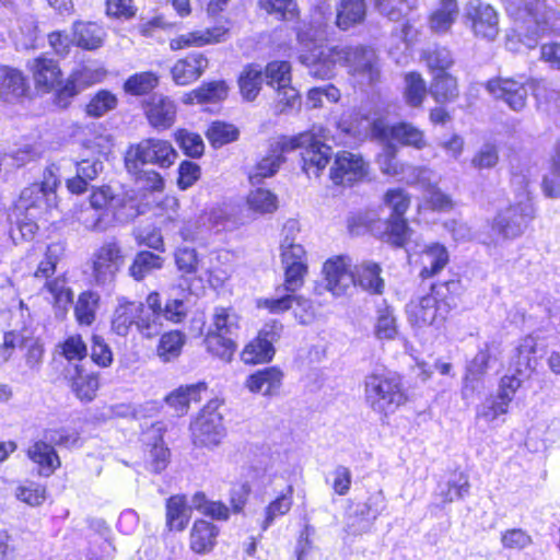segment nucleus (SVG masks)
Masks as SVG:
<instances>
[{"instance_id": "37", "label": "nucleus", "mask_w": 560, "mask_h": 560, "mask_svg": "<svg viewBox=\"0 0 560 560\" xmlns=\"http://www.w3.org/2000/svg\"><path fill=\"white\" fill-rule=\"evenodd\" d=\"M293 505V487L288 486L287 491L279 494L264 510L260 523L261 530H267L277 518L287 515Z\"/></svg>"}, {"instance_id": "54", "label": "nucleus", "mask_w": 560, "mask_h": 560, "mask_svg": "<svg viewBox=\"0 0 560 560\" xmlns=\"http://www.w3.org/2000/svg\"><path fill=\"white\" fill-rule=\"evenodd\" d=\"M509 406L495 398L493 395L487 397L478 407L476 418L488 424H493L502 416L509 412Z\"/></svg>"}, {"instance_id": "40", "label": "nucleus", "mask_w": 560, "mask_h": 560, "mask_svg": "<svg viewBox=\"0 0 560 560\" xmlns=\"http://www.w3.org/2000/svg\"><path fill=\"white\" fill-rule=\"evenodd\" d=\"M228 85L224 81H212L202 84L186 95L185 102L194 103H217L228 96Z\"/></svg>"}, {"instance_id": "50", "label": "nucleus", "mask_w": 560, "mask_h": 560, "mask_svg": "<svg viewBox=\"0 0 560 560\" xmlns=\"http://www.w3.org/2000/svg\"><path fill=\"white\" fill-rule=\"evenodd\" d=\"M45 287L52 296V303L56 308L57 315H63L73 300V293L67 287L63 279L57 278L51 281H46Z\"/></svg>"}, {"instance_id": "1", "label": "nucleus", "mask_w": 560, "mask_h": 560, "mask_svg": "<svg viewBox=\"0 0 560 560\" xmlns=\"http://www.w3.org/2000/svg\"><path fill=\"white\" fill-rule=\"evenodd\" d=\"M300 44L299 59L308 68L312 77L329 79L336 65L347 67L349 74L361 85H372L381 78L380 61L375 50L366 46L328 47L322 42L308 37L307 33L298 34Z\"/></svg>"}, {"instance_id": "27", "label": "nucleus", "mask_w": 560, "mask_h": 560, "mask_svg": "<svg viewBox=\"0 0 560 560\" xmlns=\"http://www.w3.org/2000/svg\"><path fill=\"white\" fill-rule=\"evenodd\" d=\"M26 91V79L20 70L0 66V100L14 102L21 98Z\"/></svg>"}, {"instance_id": "61", "label": "nucleus", "mask_w": 560, "mask_h": 560, "mask_svg": "<svg viewBox=\"0 0 560 560\" xmlns=\"http://www.w3.org/2000/svg\"><path fill=\"white\" fill-rule=\"evenodd\" d=\"M469 482L464 474L454 475L444 486H440V494L444 502H453L464 498L469 491Z\"/></svg>"}, {"instance_id": "39", "label": "nucleus", "mask_w": 560, "mask_h": 560, "mask_svg": "<svg viewBox=\"0 0 560 560\" xmlns=\"http://www.w3.org/2000/svg\"><path fill=\"white\" fill-rule=\"evenodd\" d=\"M275 353V347L257 336L244 347L241 359L245 364H262L270 362Z\"/></svg>"}, {"instance_id": "24", "label": "nucleus", "mask_w": 560, "mask_h": 560, "mask_svg": "<svg viewBox=\"0 0 560 560\" xmlns=\"http://www.w3.org/2000/svg\"><path fill=\"white\" fill-rule=\"evenodd\" d=\"M208 59L200 52L179 59L172 68V77L177 85H187L196 81L208 68Z\"/></svg>"}, {"instance_id": "28", "label": "nucleus", "mask_w": 560, "mask_h": 560, "mask_svg": "<svg viewBox=\"0 0 560 560\" xmlns=\"http://www.w3.org/2000/svg\"><path fill=\"white\" fill-rule=\"evenodd\" d=\"M536 346V339L533 336H526L515 348L511 362V368L514 370L515 375L525 378L535 370L537 363L535 357Z\"/></svg>"}, {"instance_id": "18", "label": "nucleus", "mask_w": 560, "mask_h": 560, "mask_svg": "<svg viewBox=\"0 0 560 560\" xmlns=\"http://www.w3.org/2000/svg\"><path fill=\"white\" fill-rule=\"evenodd\" d=\"M487 90L497 98H502L513 110H521L526 104L528 90L526 81L494 79L487 83Z\"/></svg>"}, {"instance_id": "35", "label": "nucleus", "mask_w": 560, "mask_h": 560, "mask_svg": "<svg viewBox=\"0 0 560 560\" xmlns=\"http://www.w3.org/2000/svg\"><path fill=\"white\" fill-rule=\"evenodd\" d=\"M458 16L456 0H441L431 13L429 24L434 33H446Z\"/></svg>"}, {"instance_id": "38", "label": "nucleus", "mask_w": 560, "mask_h": 560, "mask_svg": "<svg viewBox=\"0 0 560 560\" xmlns=\"http://www.w3.org/2000/svg\"><path fill=\"white\" fill-rule=\"evenodd\" d=\"M201 220L209 231L233 229L236 224L233 209L226 205L215 206L201 213Z\"/></svg>"}, {"instance_id": "53", "label": "nucleus", "mask_w": 560, "mask_h": 560, "mask_svg": "<svg viewBox=\"0 0 560 560\" xmlns=\"http://www.w3.org/2000/svg\"><path fill=\"white\" fill-rule=\"evenodd\" d=\"M390 137L405 145L422 149L425 140L421 130L406 122L398 124L390 128Z\"/></svg>"}, {"instance_id": "23", "label": "nucleus", "mask_w": 560, "mask_h": 560, "mask_svg": "<svg viewBox=\"0 0 560 560\" xmlns=\"http://www.w3.org/2000/svg\"><path fill=\"white\" fill-rule=\"evenodd\" d=\"M55 206L56 202L48 200V196L42 192L40 187L31 185L22 190L16 210L22 215L40 218Z\"/></svg>"}, {"instance_id": "59", "label": "nucleus", "mask_w": 560, "mask_h": 560, "mask_svg": "<svg viewBox=\"0 0 560 560\" xmlns=\"http://www.w3.org/2000/svg\"><path fill=\"white\" fill-rule=\"evenodd\" d=\"M294 304L305 311L312 306L310 300L295 294H287L277 299H266L259 303V305L268 308L271 313L288 311L293 307Z\"/></svg>"}, {"instance_id": "64", "label": "nucleus", "mask_w": 560, "mask_h": 560, "mask_svg": "<svg viewBox=\"0 0 560 560\" xmlns=\"http://www.w3.org/2000/svg\"><path fill=\"white\" fill-rule=\"evenodd\" d=\"M162 319V315L148 313L143 306L142 312H139L137 317L136 328L142 337L151 339L161 332Z\"/></svg>"}, {"instance_id": "9", "label": "nucleus", "mask_w": 560, "mask_h": 560, "mask_svg": "<svg viewBox=\"0 0 560 560\" xmlns=\"http://www.w3.org/2000/svg\"><path fill=\"white\" fill-rule=\"evenodd\" d=\"M534 217V208L528 194L521 196V199L505 209L500 210L494 217L491 231L495 236L493 242L500 240H513L521 236L527 224Z\"/></svg>"}, {"instance_id": "49", "label": "nucleus", "mask_w": 560, "mask_h": 560, "mask_svg": "<svg viewBox=\"0 0 560 560\" xmlns=\"http://www.w3.org/2000/svg\"><path fill=\"white\" fill-rule=\"evenodd\" d=\"M185 335L178 330H172L161 336L156 352L163 362H170L178 358L185 345Z\"/></svg>"}, {"instance_id": "58", "label": "nucleus", "mask_w": 560, "mask_h": 560, "mask_svg": "<svg viewBox=\"0 0 560 560\" xmlns=\"http://www.w3.org/2000/svg\"><path fill=\"white\" fill-rule=\"evenodd\" d=\"M260 9L275 14L280 20L291 21L298 16V4L294 0H259Z\"/></svg>"}, {"instance_id": "42", "label": "nucleus", "mask_w": 560, "mask_h": 560, "mask_svg": "<svg viewBox=\"0 0 560 560\" xmlns=\"http://www.w3.org/2000/svg\"><path fill=\"white\" fill-rule=\"evenodd\" d=\"M429 92L438 103L452 102L459 94L457 80L447 72L435 73Z\"/></svg>"}, {"instance_id": "10", "label": "nucleus", "mask_w": 560, "mask_h": 560, "mask_svg": "<svg viewBox=\"0 0 560 560\" xmlns=\"http://www.w3.org/2000/svg\"><path fill=\"white\" fill-rule=\"evenodd\" d=\"M177 158L173 145L162 139L149 138L130 145L125 158L129 172H137L139 165L153 164L160 167L171 166Z\"/></svg>"}, {"instance_id": "48", "label": "nucleus", "mask_w": 560, "mask_h": 560, "mask_svg": "<svg viewBox=\"0 0 560 560\" xmlns=\"http://www.w3.org/2000/svg\"><path fill=\"white\" fill-rule=\"evenodd\" d=\"M421 59L434 74L446 72L454 63L452 52L447 48L439 46L424 49Z\"/></svg>"}, {"instance_id": "26", "label": "nucleus", "mask_w": 560, "mask_h": 560, "mask_svg": "<svg viewBox=\"0 0 560 560\" xmlns=\"http://www.w3.org/2000/svg\"><path fill=\"white\" fill-rule=\"evenodd\" d=\"M142 310L143 303L141 302L119 299L112 317V331L120 337H126L131 327L136 326L137 317Z\"/></svg>"}, {"instance_id": "2", "label": "nucleus", "mask_w": 560, "mask_h": 560, "mask_svg": "<svg viewBox=\"0 0 560 560\" xmlns=\"http://www.w3.org/2000/svg\"><path fill=\"white\" fill-rule=\"evenodd\" d=\"M377 124L363 119L361 121H338L337 133L323 126H314L310 131L283 140V150H301L303 171L308 177L318 176L329 163L332 151L329 142L342 145H355L376 131Z\"/></svg>"}, {"instance_id": "14", "label": "nucleus", "mask_w": 560, "mask_h": 560, "mask_svg": "<svg viewBox=\"0 0 560 560\" xmlns=\"http://www.w3.org/2000/svg\"><path fill=\"white\" fill-rule=\"evenodd\" d=\"M351 259L348 256H335L323 266L325 288L335 296H341L355 285L354 271H351Z\"/></svg>"}, {"instance_id": "20", "label": "nucleus", "mask_w": 560, "mask_h": 560, "mask_svg": "<svg viewBox=\"0 0 560 560\" xmlns=\"http://www.w3.org/2000/svg\"><path fill=\"white\" fill-rule=\"evenodd\" d=\"M149 124L158 129L165 130L173 126L176 119L177 108L170 97L153 95L144 107Z\"/></svg>"}, {"instance_id": "8", "label": "nucleus", "mask_w": 560, "mask_h": 560, "mask_svg": "<svg viewBox=\"0 0 560 560\" xmlns=\"http://www.w3.org/2000/svg\"><path fill=\"white\" fill-rule=\"evenodd\" d=\"M383 202L390 209L392 214L384 223L385 230L381 237L393 246L404 247L411 234V230L404 218L410 206V196L401 188H393L385 192Z\"/></svg>"}, {"instance_id": "62", "label": "nucleus", "mask_w": 560, "mask_h": 560, "mask_svg": "<svg viewBox=\"0 0 560 560\" xmlns=\"http://www.w3.org/2000/svg\"><path fill=\"white\" fill-rule=\"evenodd\" d=\"M158 81V77L152 72L136 73L125 82L124 89L131 95H142L152 91Z\"/></svg>"}, {"instance_id": "47", "label": "nucleus", "mask_w": 560, "mask_h": 560, "mask_svg": "<svg viewBox=\"0 0 560 560\" xmlns=\"http://www.w3.org/2000/svg\"><path fill=\"white\" fill-rule=\"evenodd\" d=\"M425 81L418 72H408L405 75L404 98L411 107H420L427 97Z\"/></svg>"}, {"instance_id": "16", "label": "nucleus", "mask_w": 560, "mask_h": 560, "mask_svg": "<svg viewBox=\"0 0 560 560\" xmlns=\"http://www.w3.org/2000/svg\"><path fill=\"white\" fill-rule=\"evenodd\" d=\"M368 173V163L364 159L348 151L336 155L330 171V177L335 184H348L363 178Z\"/></svg>"}, {"instance_id": "22", "label": "nucleus", "mask_w": 560, "mask_h": 560, "mask_svg": "<svg viewBox=\"0 0 560 560\" xmlns=\"http://www.w3.org/2000/svg\"><path fill=\"white\" fill-rule=\"evenodd\" d=\"M228 27L224 25H217L211 28L182 34L171 40L170 47L172 50H178L188 47H201L224 42L228 38Z\"/></svg>"}, {"instance_id": "21", "label": "nucleus", "mask_w": 560, "mask_h": 560, "mask_svg": "<svg viewBox=\"0 0 560 560\" xmlns=\"http://www.w3.org/2000/svg\"><path fill=\"white\" fill-rule=\"evenodd\" d=\"M66 378L70 382L72 392L81 401H92L98 389V377L88 372L83 365L74 363L66 368Z\"/></svg>"}, {"instance_id": "7", "label": "nucleus", "mask_w": 560, "mask_h": 560, "mask_svg": "<svg viewBox=\"0 0 560 560\" xmlns=\"http://www.w3.org/2000/svg\"><path fill=\"white\" fill-rule=\"evenodd\" d=\"M298 223L289 221L285 223L283 232L284 236L280 243V258L284 270V288L288 292H295L304 284L307 273V257L304 247L296 243L294 233Z\"/></svg>"}, {"instance_id": "12", "label": "nucleus", "mask_w": 560, "mask_h": 560, "mask_svg": "<svg viewBox=\"0 0 560 560\" xmlns=\"http://www.w3.org/2000/svg\"><path fill=\"white\" fill-rule=\"evenodd\" d=\"M497 360V346L494 342H485L474 359L467 364L463 378L462 397L469 399L485 388V376L491 363Z\"/></svg>"}, {"instance_id": "52", "label": "nucleus", "mask_w": 560, "mask_h": 560, "mask_svg": "<svg viewBox=\"0 0 560 560\" xmlns=\"http://www.w3.org/2000/svg\"><path fill=\"white\" fill-rule=\"evenodd\" d=\"M65 247L61 243H51L48 245L44 253V258L39 261L37 269L34 272L35 278L48 279L55 271L56 266L62 257Z\"/></svg>"}, {"instance_id": "60", "label": "nucleus", "mask_w": 560, "mask_h": 560, "mask_svg": "<svg viewBox=\"0 0 560 560\" xmlns=\"http://www.w3.org/2000/svg\"><path fill=\"white\" fill-rule=\"evenodd\" d=\"M117 106V97L109 91L97 92L86 105V114L91 117H102Z\"/></svg>"}, {"instance_id": "11", "label": "nucleus", "mask_w": 560, "mask_h": 560, "mask_svg": "<svg viewBox=\"0 0 560 560\" xmlns=\"http://www.w3.org/2000/svg\"><path fill=\"white\" fill-rule=\"evenodd\" d=\"M92 278L96 285L105 287L114 282L125 264V256L118 242L108 241L94 250L91 257Z\"/></svg>"}, {"instance_id": "36", "label": "nucleus", "mask_w": 560, "mask_h": 560, "mask_svg": "<svg viewBox=\"0 0 560 560\" xmlns=\"http://www.w3.org/2000/svg\"><path fill=\"white\" fill-rule=\"evenodd\" d=\"M448 262V253L445 246L434 243L428 246L422 256L420 276L425 279L438 275Z\"/></svg>"}, {"instance_id": "43", "label": "nucleus", "mask_w": 560, "mask_h": 560, "mask_svg": "<svg viewBox=\"0 0 560 560\" xmlns=\"http://www.w3.org/2000/svg\"><path fill=\"white\" fill-rule=\"evenodd\" d=\"M101 296L95 291L82 292L74 305V315L80 325L90 326L96 318Z\"/></svg>"}, {"instance_id": "46", "label": "nucleus", "mask_w": 560, "mask_h": 560, "mask_svg": "<svg viewBox=\"0 0 560 560\" xmlns=\"http://www.w3.org/2000/svg\"><path fill=\"white\" fill-rule=\"evenodd\" d=\"M262 82L264 74L260 67L254 65L245 67L238 78L241 94L247 101L255 100L261 89Z\"/></svg>"}, {"instance_id": "55", "label": "nucleus", "mask_w": 560, "mask_h": 560, "mask_svg": "<svg viewBox=\"0 0 560 560\" xmlns=\"http://www.w3.org/2000/svg\"><path fill=\"white\" fill-rule=\"evenodd\" d=\"M43 438L47 440L54 447L70 448L77 446L80 440L79 432L73 428H51L43 432Z\"/></svg>"}, {"instance_id": "13", "label": "nucleus", "mask_w": 560, "mask_h": 560, "mask_svg": "<svg viewBox=\"0 0 560 560\" xmlns=\"http://www.w3.org/2000/svg\"><path fill=\"white\" fill-rule=\"evenodd\" d=\"M222 416L212 405H208L191 424L192 441L196 446L213 448L225 436Z\"/></svg>"}, {"instance_id": "33", "label": "nucleus", "mask_w": 560, "mask_h": 560, "mask_svg": "<svg viewBox=\"0 0 560 560\" xmlns=\"http://www.w3.org/2000/svg\"><path fill=\"white\" fill-rule=\"evenodd\" d=\"M191 509L184 495H172L166 501V526L170 530H184L190 520Z\"/></svg>"}, {"instance_id": "44", "label": "nucleus", "mask_w": 560, "mask_h": 560, "mask_svg": "<svg viewBox=\"0 0 560 560\" xmlns=\"http://www.w3.org/2000/svg\"><path fill=\"white\" fill-rule=\"evenodd\" d=\"M374 335L380 340H394L398 336L397 318L388 305L380 306L376 311Z\"/></svg>"}, {"instance_id": "15", "label": "nucleus", "mask_w": 560, "mask_h": 560, "mask_svg": "<svg viewBox=\"0 0 560 560\" xmlns=\"http://www.w3.org/2000/svg\"><path fill=\"white\" fill-rule=\"evenodd\" d=\"M466 19L470 22L474 34L492 40L499 33V19L497 11L480 0H469L466 5Z\"/></svg>"}, {"instance_id": "32", "label": "nucleus", "mask_w": 560, "mask_h": 560, "mask_svg": "<svg viewBox=\"0 0 560 560\" xmlns=\"http://www.w3.org/2000/svg\"><path fill=\"white\" fill-rule=\"evenodd\" d=\"M381 267L373 261H363L358 265L354 270L355 285H360L363 290L382 294L384 291V280L381 278Z\"/></svg>"}, {"instance_id": "57", "label": "nucleus", "mask_w": 560, "mask_h": 560, "mask_svg": "<svg viewBox=\"0 0 560 560\" xmlns=\"http://www.w3.org/2000/svg\"><path fill=\"white\" fill-rule=\"evenodd\" d=\"M60 354L73 365L72 362H79L86 358L88 346L80 335H71L59 345Z\"/></svg>"}, {"instance_id": "4", "label": "nucleus", "mask_w": 560, "mask_h": 560, "mask_svg": "<svg viewBox=\"0 0 560 560\" xmlns=\"http://www.w3.org/2000/svg\"><path fill=\"white\" fill-rule=\"evenodd\" d=\"M456 288L455 281L435 283L430 292L412 299L406 306L409 323L417 327L442 324L455 304L451 292Z\"/></svg>"}, {"instance_id": "5", "label": "nucleus", "mask_w": 560, "mask_h": 560, "mask_svg": "<svg viewBox=\"0 0 560 560\" xmlns=\"http://www.w3.org/2000/svg\"><path fill=\"white\" fill-rule=\"evenodd\" d=\"M364 387L366 404L383 416L394 413L407 400L400 376L389 370H376L366 375Z\"/></svg>"}, {"instance_id": "6", "label": "nucleus", "mask_w": 560, "mask_h": 560, "mask_svg": "<svg viewBox=\"0 0 560 560\" xmlns=\"http://www.w3.org/2000/svg\"><path fill=\"white\" fill-rule=\"evenodd\" d=\"M238 330L240 316L231 307H215L205 337L208 352L223 362H231L236 351L234 337Z\"/></svg>"}, {"instance_id": "45", "label": "nucleus", "mask_w": 560, "mask_h": 560, "mask_svg": "<svg viewBox=\"0 0 560 560\" xmlns=\"http://www.w3.org/2000/svg\"><path fill=\"white\" fill-rule=\"evenodd\" d=\"M164 259L151 252H140L136 255L130 268L129 275L137 281L144 279L154 270L163 267Z\"/></svg>"}, {"instance_id": "29", "label": "nucleus", "mask_w": 560, "mask_h": 560, "mask_svg": "<svg viewBox=\"0 0 560 560\" xmlns=\"http://www.w3.org/2000/svg\"><path fill=\"white\" fill-rule=\"evenodd\" d=\"M219 528L212 523L198 520L190 532V548L194 552L203 555L210 552L217 542Z\"/></svg>"}, {"instance_id": "51", "label": "nucleus", "mask_w": 560, "mask_h": 560, "mask_svg": "<svg viewBox=\"0 0 560 560\" xmlns=\"http://www.w3.org/2000/svg\"><path fill=\"white\" fill-rule=\"evenodd\" d=\"M247 203L249 209L256 213H272L278 208V198L268 189L257 188L248 194Z\"/></svg>"}, {"instance_id": "31", "label": "nucleus", "mask_w": 560, "mask_h": 560, "mask_svg": "<svg viewBox=\"0 0 560 560\" xmlns=\"http://www.w3.org/2000/svg\"><path fill=\"white\" fill-rule=\"evenodd\" d=\"M105 31L102 26L92 22H77L73 25V42L77 46L94 50L103 45Z\"/></svg>"}, {"instance_id": "56", "label": "nucleus", "mask_w": 560, "mask_h": 560, "mask_svg": "<svg viewBox=\"0 0 560 560\" xmlns=\"http://www.w3.org/2000/svg\"><path fill=\"white\" fill-rule=\"evenodd\" d=\"M238 130L230 124L214 121L207 131V138L214 148H221L235 141Z\"/></svg>"}, {"instance_id": "25", "label": "nucleus", "mask_w": 560, "mask_h": 560, "mask_svg": "<svg viewBox=\"0 0 560 560\" xmlns=\"http://www.w3.org/2000/svg\"><path fill=\"white\" fill-rule=\"evenodd\" d=\"M27 457L38 466V472L44 477L51 476L61 465L55 447L44 438L28 447Z\"/></svg>"}, {"instance_id": "17", "label": "nucleus", "mask_w": 560, "mask_h": 560, "mask_svg": "<svg viewBox=\"0 0 560 560\" xmlns=\"http://www.w3.org/2000/svg\"><path fill=\"white\" fill-rule=\"evenodd\" d=\"M284 380L283 371L278 366H268L247 376L244 386L252 393L264 397L280 394Z\"/></svg>"}, {"instance_id": "34", "label": "nucleus", "mask_w": 560, "mask_h": 560, "mask_svg": "<svg viewBox=\"0 0 560 560\" xmlns=\"http://www.w3.org/2000/svg\"><path fill=\"white\" fill-rule=\"evenodd\" d=\"M366 14L364 0H342L337 8L336 25L347 31L363 22Z\"/></svg>"}, {"instance_id": "3", "label": "nucleus", "mask_w": 560, "mask_h": 560, "mask_svg": "<svg viewBox=\"0 0 560 560\" xmlns=\"http://www.w3.org/2000/svg\"><path fill=\"white\" fill-rule=\"evenodd\" d=\"M560 28L558 13L549 8L542 0H530L525 9L518 13L516 26L513 34L508 36L506 48L512 51H520L517 44L527 49L537 46L539 38Z\"/></svg>"}, {"instance_id": "19", "label": "nucleus", "mask_w": 560, "mask_h": 560, "mask_svg": "<svg viewBox=\"0 0 560 560\" xmlns=\"http://www.w3.org/2000/svg\"><path fill=\"white\" fill-rule=\"evenodd\" d=\"M27 68L38 91L50 92L61 83V70L51 58L37 57L28 61Z\"/></svg>"}, {"instance_id": "30", "label": "nucleus", "mask_w": 560, "mask_h": 560, "mask_svg": "<svg viewBox=\"0 0 560 560\" xmlns=\"http://www.w3.org/2000/svg\"><path fill=\"white\" fill-rule=\"evenodd\" d=\"M288 150H283V141L278 148L265 158H262L248 173V178L252 185L260 184L265 178L273 176L282 163L284 162L283 153Z\"/></svg>"}, {"instance_id": "41", "label": "nucleus", "mask_w": 560, "mask_h": 560, "mask_svg": "<svg viewBox=\"0 0 560 560\" xmlns=\"http://www.w3.org/2000/svg\"><path fill=\"white\" fill-rule=\"evenodd\" d=\"M202 390H206L205 383L180 386L166 397V401L178 415H184L191 401L200 400Z\"/></svg>"}, {"instance_id": "63", "label": "nucleus", "mask_w": 560, "mask_h": 560, "mask_svg": "<svg viewBox=\"0 0 560 560\" xmlns=\"http://www.w3.org/2000/svg\"><path fill=\"white\" fill-rule=\"evenodd\" d=\"M175 139L186 155L197 159L203 154L205 143L199 135L182 129L175 133Z\"/></svg>"}]
</instances>
